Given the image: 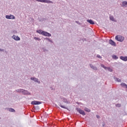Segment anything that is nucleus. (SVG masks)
Listing matches in <instances>:
<instances>
[{"label":"nucleus","instance_id":"f257e3e1","mask_svg":"<svg viewBox=\"0 0 127 127\" xmlns=\"http://www.w3.org/2000/svg\"><path fill=\"white\" fill-rule=\"evenodd\" d=\"M116 40H117V41H120V42H123L124 40H125V37L120 36L118 37V36H116L115 37Z\"/></svg>","mask_w":127,"mask_h":127},{"label":"nucleus","instance_id":"f03ea898","mask_svg":"<svg viewBox=\"0 0 127 127\" xmlns=\"http://www.w3.org/2000/svg\"><path fill=\"white\" fill-rule=\"evenodd\" d=\"M39 2H46L47 3H53V2L50 0H36Z\"/></svg>","mask_w":127,"mask_h":127},{"label":"nucleus","instance_id":"7ed1b4c3","mask_svg":"<svg viewBox=\"0 0 127 127\" xmlns=\"http://www.w3.org/2000/svg\"><path fill=\"white\" fill-rule=\"evenodd\" d=\"M21 93L23 94V95H31V93L28 92V91L22 89L21 90Z\"/></svg>","mask_w":127,"mask_h":127},{"label":"nucleus","instance_id":"20e7f679","mask_svg":"<svg viewBox=\"0 0 127 127\" xmlns=\"http://www.w3.org/2000/svg\"><path fill=\"white\" fill-rule=\"evenodd\" d=\"M5 18L7 19H15V17L13 15H6L5 16Z\"/></svg>","mask_w":127,"mask_h":127},{"label":"nucleus","instance_id":"39448f33","mask_svg":"<svg viewBox=\"0 0 127 127\" xmlns=\"http://www.w3.org/2000/svg\"><path fill=\"white\" fill-rule=\"evenodd\" d=\"M30 79H31V80H32V81H34V82H36V83H38V84H40V81H39L38 78H37L36 77H31Z\"/></svg>","mask_w":127,"mask_h":127},{"label":"nucleus","instance_id":"423d86ee","mask_svg":"<svg viewBox=\"0 0 127 127\" xmlns=\"http://www.w3.org/2000/svg\"><path fill=\"white\" fill-rule=\"evenodd\" d=\"M12 38L14 39V40H16V41H19V40H20V38H19V37L16 36L14 35H13Z\"/></svg>","mask_w":127,"mask_h":127},{"label":"nucleus","instance_id":"0eeeda50","mask_svg":"<svg viewBox=\"0 0 127 127\" xmlns=\"http://www.w3.org/2000/svg\"><path fill=\"white\" fill-rule=\"evenodd\" d=\"M43 35H44V36H48V37H50V36H51V34L47 32L44 31L43 33Z\"/></svg>","mask_w":127,"mask_h":127},{"label":"nucleus","instance_id":"6e6552de","mask_svg":"<svg viewBox=\"0 0 127 127\" xmlns=\"http://www.w3.org/2000/svg\"><path fill=\"white\" fill-rule=\"evenodd\" d=\"M89 66H90V68H91V69H92L94 71H97V70H98V68L97 67V66H94L92 64H90Z\"/></svg>","mask_w":127,"mask_h":127},{"label":"nucleus","instance_id":"1a4fd4ad","mask_svg":"<svg viewBox=\"0 0 127 127\" xmlns=\"http://www.w3.org/2000/svg\"><path fill=\"white\" fill-rule=\"evenodd\" d=\"M109 44H111L112 46H116V43L112 39L109 40Z\"/></svg>","mask_w":127,"mask_h":127},{"label":"nucleus","instance_id":"9d476101","mask_svg":"<svg viewBox=\"0 0 127 127\" xmlns=\"http://www.w3.org/2000/svg\"><path fill=\"white\" fill-rule=\"evenodd\" d=\"M41 104V102L40 101H32L31 102L32 105H40Z\"/></svg>","mask_w":127,"mask_h":127},{"label":"nucleus","instance_id":"9b49d317","mask_svg":"<svg viewBox=\"0 0 127 127\" xmlns=\"http://www.w3.org/2000/svg\"><path fill=\"white\" fill-rule=\"evenodd\" d=\"M120 59L121 60H123V61H127V56L124 57V56H121Z\"/></svg>","mask_w":127,"mask_h":127},{"label":"nucleus","instance_id":"f8f14e48","mask_svg":"<svg viewBox=\"0 0 127 127\" xmlns=\"http://www.w3.org/2000/svg\"><path fill=\"white\" fill-rule=\"evenodd\" d=\"M87 22L90 24H95V22L92 19H88L87 20Z\"/></svg>","mask_w":127,"mask_h":127},{"label":"nucleus","instance_id":"ddd939ff","mask_svg":"<svg viewBox=\"0 0 127 127\" xmlns=\"http://www.w3.org/2000/svg\"><path fill=\"white\" fill-rule=\"evenodd\" d=\"M5 111H8L9 112H15V110L12 108H6L5 109Z\"/></svg>","mask_w":127,"mask_h":127},{"label":"nucleus","instance_id":"4468645a","mask_svg":"<svg viewBox=\"0 0 127 127\" xmlns=\"http://www.w3.org/2000/svg\"><path fill=\"white\" fill-rule=\"evenodd\" d=\"M44 31H42V30H37L36 31V32L37 33H39V34H41L42 35H43V32Z\"/></svg>","mask_w":127,"mask_h":127},{"label":"nucleus","instance_id":"2eb2a0df","mask_svg":"<svg viewBox=\"0 0 127 127\" xmlns=\"http://www.w3.org/2000/svg\"><path fill=\"white\" fill-rule=\"evenodd\" d=\"M63 101L64 103H65L66 104H70V102L68 101V100H67L65 98H63Z\"/></svg>","mask_w":127,"mask_h":127},{"label":"nucleus","instance_id":"dca6fc26","mask_svg":"<svg viewBox=\"0 0 127 127\" xmlns=\"http://www.w3.org/2000/svg\"><path fill=\"white\" fill-rule=\"evenodd\" d=\"M120 85H121V86L123 87V88H126V89H127V84H126V83H125L124 82H122V83H121V84Z\"/></svg>","mask_w":127,"mask_h":127},{"label":"nucleus","instance_id":"f3484780","mask_svg":"<svg viewBox=\"0 0 127 127\" xmlns=\"http://www.w3.org/2000/svg\"><path fill=\"white\" fill-rule=\"evenodd\" d=\"M35 111H36L37 112H39L40 111V109L38 107V106H36L34 107Z\"/></svg>","mask_w":127,"mask_h":127},{"label":"nucleus","instance_id":"a211bd4d","mask_svg":"<svg viewBox=\"0 0 127 127\" xmlns=\"http://www.w3.org/2000/svg\"><path fill=\"white\" fill-rule=\"evenodd\" d=\"M114 80H115V81H117V82H119L120 83H121V82H122V80L116 77L115 76L114 77Z\"/></svg>","mask_w":127,"mask_h":127},{"label":"nucleus","instance_id":"6ab92c4d","mask_svg":"<svg viewBox=\"0 0 127 127\" xmlns=\"http://www.w3.org/2000/svg\"><path fill=\"white\" fill-rule=\"evenodd\" d=\"M112 58L113 59H115V60H117V59H119V57H118V56H117V55H113L112 56Z\"/></svg>","mask_w":127,"mask_h":127},{"label":"nucleus","instance_id":"aec40b11","mask_svg":"<svg viewBox=\"0 0 127 127\" xmlns=\"http://www.w3.org/2000/svg\"><path fill=\"white\" fill-rule=\"evenodd\" d=\"M123 6L127 7V1H124L122 2Z\"/></svg>","mask_w":127,"mask_h":127},{"label":"nucleus","instance_id":"412c9836","mask_svg":"<svg viewBox=\"0 0 127 127\" xmlns=\"http://www.w3.org/2000/svg\"><path fill=\"white\" fill-rule=\"evenodd\" d=\"M109 18H110V20H112V21H115V18H114V16H110L109 17Z\"/></svg>","mask_w":127,"mask_h":127},{"label":"nucleus","instance_id":"4be33fe9","mask_svg":"<svg viewBox=\"0 0 127 127\" xmlns=\"http://www.w3.org/2000/svg\"><path fill=\"white\" fill-rule=\"evenodd\" d=\"M78 114H80V115H82V116L86 115V113H85V112H78Z\"/></svg>","mask_w":127,"mask_h":127},{"label":"nucleus","instance_id":"5701e85b","mask_svg":"<svg viewBox=\"0 0 127 127\" xmlns=\"http://www.w3.org/2000/svg\"><path fill=\"white\" fill-rule=\"evenodd\" d=\"M106 70H108L109 72H113V69H112V68L109 67H107Z\"/></svg>","mask_w":127,"mask_h":127},{"label":"nucleus","instance_id":"b1692460","mask_svg":"<svg viewBox=\"0 0 127 127\" xmlns=\"http://www.w3.org/2000/svg\"><path fill=\"white\" fill-rule=\"evenodd\" d=\"M84 111L85 112H91V110L88 108H84Z\"/></svg>","mask_w":127,"mask_h":127},{"label":"nucleus","instance_id":"393cba45","mask_svg":"<svg viewBox=\"0 0 127 127\" xmlns=\"http://www.w3.org/2000/svg\"><path fill=\"white\" fill-rule=\"evenodd\" d=\"M45 39L46 40H48V41H49V42H51L52 43L53 42L52 40H50L49 38H45Z\"/></svg>","mask_w":127,"mask_h":127},{"label":"nucleus","instance_id":"a878e982","mask_svg":"<svg viewBox=\"0 0 127 127\" xmlns=\"http://www.w3.org/2000/svg\"><path fill=\"white\" fill-rule=\"evenodd\" d=\"M101 66L102 67V68H104L105 70H107V67L106 66H105V65L103 64H101Z\"/></svg>","mask_w":127,"mask_h":127},{"label":"nucleus","instance_id":"bb28decb","mask_svg":"<svg viewBox=\"0 0 127 127\" xmlns=\"http://www.w3.org/2000/svg\"><path fill=\"white\" fill-rule=\"evenodd\" d=\"M76 110L77 111V112H83V110H81V109L78 108L77 107L76 108Z\"/></svg>","mask_w":127,"mask_h":127},{"label":"nucleus","instance_id":"cd10ccee","mask_svg":"<svg viewBox=\"0 0 127 127\" xmlns=\"http://www.w3.org/2000/svg\"><path fill=\"white\" fill-rule=\"evenodd\" d=\"M43 50L44 52H48V50H47L44 48H43Z\"/></svg>","mask_w":127,"mask_h":127},{"label":"nucleus","instance_id":"c85d7f7f","mask_svg":"<svg viewBox=\"0 0 127 127\" xmlns=\"http://www.w3.org/2000/svg\"><path fill=\"white\" fill-rule=\"evenodd\" d=\"M15 91H16V92H17V93H20V94L21 93V89H17Z\"/></svg>","mask_w":127,"mask_h":127},{"label":"nucleus","instance_id":"c756f323","mask_svg":"<svg viewBox=\"0 0 127 127\" xmlns=\"http://www.w3.org/2000/svg\"><path fill=\"white\" fill-rule=\"evenodd\" d=\"M60 107L63 108V109H67V108L63 105H60Z\"/></svg>","mask_w":127,"mask_h":127},{"label":"nucleus","instance_id":"7c9ffc66","mask_svg":"<svg viewBox=\"0 0 127 127\" xmlns=\"http://www.w3.org/2000/svg\"><path fill=\"white\" fill-rule=\"evenodd\" d=\"M116 107H118V108H121V104H116Z\"/></svg>","mask_w":127,"mask_h":127},{"label":"nucleus","instance_id":"2f4dec72","mask_svg":"<svg viewBox=\"0 0 127 127\" xmlns=\"http://www.w3.org/2000/svg\"><path fill=\"white\" fill-rule=\"evenodd\" d=\"M97 57L98 58H99L100 59H102V57L101 56H100V55H97Z\"/></svg>","mask_w":127,"mask_h":127},{"label":"nucleus","instance_id":"473e14b6","mask_svg":"<svg viewBox=\"0 0 127 127\" xmlns=\"http://www.w3.org/2000/svg\"><path fill=\"white\" fill-rule=\"evenodd\" d=\"M75 23L79 24V25H81V23L79 22V21H75Z\"/></svg>","mask_w":127,"mask_h":127},{"label":"nucleus","instance_id":"72a5a7b5","mask_svg":"<svg viewBox=\"0 0 127 127\" xmlns=\"http://www.w3.org/2000/svg\"><path fill=\"white\" fill-rule=\"evenodd\" d=\"M34 39L35 40H40V38H37V37H34Z\"/></svg>","mask_w":127,"mask_h":127},{"label":"nucleus","instance_id":"f704fd0d","mask_svg":"<svg viewBox=\"0 0 127 127\" xmlns=\"http://www.w3.org/2000/svg\"><path fill=\"white\" fill-rule=\"evenodd\" d=\"M51 90H52V91H55V89L53 88V87H50Z\"/></svg>","mask_w":127,"mask_h":127},{"label":"nucleus","instance_id":"c9c22d12","mask_svg":"<svg viewBox=\"0 0 127 127\" xmlns=\"http://www.w3.org/2000/svg\"><path fill=\"white\" fill-rule=\"evenodd\" d=\"M4 51V49H0V52H3Z\"/></svg>","mask_w":127,"mask_h":127},{"label":"nucleus","instance_id":"e433bc0d","mask_svg":"<svg viewBox=\"0 0 127 127\" xmlns=\"http://www.w3.org/2000/svg\"><path fill=\"white\" fill-rule=\"evenodd\" d=\"M76 103L77 104V105H82V103H79L77 102Z\"/></svg>","mask_w":127,"mask_h":127},{"label":"nucleus","instance_id":"4c0bfd02","mask_svg":"<svg viewBox=\"0 0 127 127\" xmlns=\"http://www.w3.org/2000/svg\"><path fill=\"white\" fill-rule=\"evenodd\" d=\"M13 33H17V31H15V30H13Z\"/></svg>","mask_w":127,"mask_h":127},{"label":"nucleus","instance_id":"58836bf2","mask_svg":"<svg viewBox=\"0 0 127 127\" xmlns=\"http://www.w3.org/2000/svg\"><path fill=\"white\" fill-rule=\"evenodd\" d=\"M96 118H97V119H100V116H99V115H96Z\"/></svg>","mask_w":127,"mask_h":127},{"label":"nucleus","instance_id":"ea45409f","mask_svg":"<svg viewBox=\"0 0 127 127\" xmlns=\"http://www.w3.org/2000/svg\"><path fill=\"white\" fill-rule=\"evenodd\" d=\"M44 116H48V114H47L46 112H45V113H44Z\"/></svg>","mask_w":127,"mask_h":127},{"label":"nucleus","instance_id":"a19ab883","mask_svg":"<svg viewBox=\"0 0 127 127\" xmlns=\"http://www.w3.org/2000/svg\"><path fill=\"white\" fill-rule=\"evenodd\" d=\"M84 40H86V39H84Z\"/></svg>","mask_w":127,"mask_h":127},{"label":"nucleus","instance_id":"79ce46f5","mask_svg":"<svg viewBox=\"0 0 127 127\" xmlns=\"http://www.w3.org/2000/svg\"><path fill=\"white\" fill-rule=\"evenodd\" d=\"M0 119H1V118H0Z\"/></svg>","mask_w":127,"mask_h":127}]
</instances>
